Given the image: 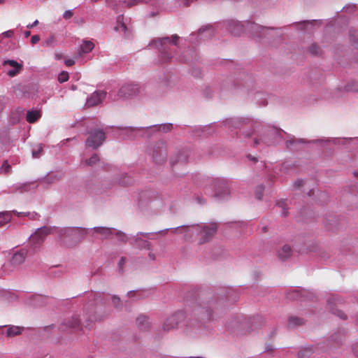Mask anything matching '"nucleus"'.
Returning a JSON list of instances; mask_svg holds the SVG:
<instances>
[{
	"mask_svg": "<svg viewBox=\"0 0 358 358\" xmlns=\"http://www.w3.org/2000/svg\"><path fill=\"white\" fill-rule=\"evenodd\" d=\"M243 27L246 31H248L255 37H262L269 30L272 29L271 28L262 27L251 22H246L245 25H243L239 22L233 20L227 22L228 29L234 36H240L243 31Z\"/></svg>",
	"mask_w": 358,
	"mask_h": 358,
	"instance_id": "obj_1",
	"label": "nucleus"
},
{
	"mask_svg": "<svg viewBox=\"0 0 358 358\" xmlns=\"http://www.w3.org/2000/svg\"><path fill=\"white\" fill-rule=\"evenodd\" d=\"M86 233L85 229L66 228L59 230V236L64 244L71 246L73 243L80 241Z\"/></svg>",
	"mask_w": 358,
	"mask_h": 358,
	"instance_id": "obj_2",
	"label": "nucleus"
},
{
	"mask_svg": "<svg viewBox=\"0 0 358 358\" xmlns=\"http://www.w3.org/2000/svg\"><path fill=\"white\" fill-rule=\"evenodd\" d=\"M179 36L175 34L172 36L171 41L169 37H166L163 38H158L153 41L154 45L160 48V58L162 62H166L172 57L171 53L169 52L166 48V45L171 43L176 45Z\"/></svg>",
	"mask_w": 358,
	"mask_h": 358,
	"instance_id": "obj_3",
	"label": "nucleus"
},
{
	"mask_svg": "<svg viewBox=\"0 0 358 358\" xmlns=\"http://www.w3.org/2000/svg\"><path fill=\"white\" fill-rule=\"evenodd\" d=\"M52 233V229L48 227H43L38 229L29 238V243L34 248L39 247L45 241L46 236Z\"/></svg>",
	"mask_w": 358,
	"mask_h": 358,
	"instance_id": "obj_4",
	"label": "nucleus"
},
{
	"mask_svg": "<svg viewBox=\"0 0 358 358\" xmlns=\"http://www.w3.org/2000/svg\"><path fill=\"white\" fill-rule=\"evenodd\" d=\"M141 88L138 84L130 83L122 85L118 91L117 96L120 99H129L138 95Z\"/></svg>",
	"mask_w": 358,
	"mask_h": 358,
	"instance_id": "obj_5",
	"label": "nucleus"
},
{
	"mask_svg": "<svg viewBox=\"0 0 358 358\" xmlns=\"http://www.w3.org/2000/svg\"><path fill=\"white\" fill-rule=\"evenodd\" d=\"M105 139V134L102 131H94L90 134L89 137L86 140V145L96 149L103 143Z\"/></svg>",
	"mask_w": 358,
	"mask_h": 358,
	"instance_id": "obj_6",
	"label": "nucleus"
},
{
	"mask_svg": "<svg viewBox=\"0 0 358 358\" xmlns=\"http://www.w3.org/2000/svg\"><path fill=\"white\" fill-rule=\"evenodd\" d=\"M185 318V315L182 312H178L174 315L169 317L164 322L162 329L164 331H169L177 327L178 323L182 321Z\"/></svg>",
	"mask_w": 358,
	"mask_h": 358,
	"instance_id": "obj_7",
	"label": "nucleus"
},
{
	"mask_svg": "<svg viewBox=\"0 0 358 358\" xmlns=\"http://www.w3.org/2000/svg\"><path fill=\"white\" fill-rule=\"evenodd\" d=\"M153 159L156 163L164 162L166 158V145L163 141L158 142L153 148Z\"/></svg>",
	"mask_w": 358,
	"mask_h": 358,
	"instance_id": "obj_8",
	"label": "nucleus"
},
{
	"mask_svg": "<svg viewBox=\"0 0 358 358\" xmlns=\"http://www.w3.org/2000/svg\"><path fill=\"white\" fill-rule=\"evenodd\" d=\"M217 224L209 223L204 225L200 232L201 236V243L208 241L217 231Z\"/></svg>",
	"mask_w": 358,
	"mask_h": 358,
	"instance_id": "obj_9",
	"label": "nucleus"
},
{
	"mask_svg": "<svg viewBox=\"0 0 358 358\" xmlns=\"http://www.w3.org/2000/svg\"><path fill=\"white\" fill-rule=\"evenodd\" d=\"M211 185H213L215 189V196L222 197L229 192L227 185L224 180L220 179L213 180L211 181Z\"/></svg>",
	"mask_w": 358,
	"mask_h": 358,
	"instance_id": "obj_10",
	"label": "nucleus"
},
{
	"mask_svg": "<svg viewBox=\"0 0 358 358\" xmlns=\"http://www.w3.org/2000/svg\"><path fill=\"white\" fill-rule=\"evenodd\" d=\"M2 64L3 66L9 65L13 68L7 72V75L11 78L16 76L23 69L22 64H19L16 61L12 59L4 60Z\"/></svg>",
	"mask_w": 358,
	"mask_h": 358,
	"instance_id": "obj_11",
	"label": "nucleus"
},
{
	"mask_svg": "<svg viewBox=\"0 0 358 358\" xmlns=\"http://www.w3.org/2000/svg\"><path fill=\"white\" fill-rule=\"evenodd\" d=\"M106 96V93L103 91H97L94 92L87 99V103L89 106H94L101 103Z\"/></svg>",
	"mask_w": 358,
	"mask_h": 358,
	"instance_id": "obj_12",
	"label": "nucleus"
},
{
	"mask_svg": "<svg viewBox=\"0 0 358 358\" xmlns=\"http://www.w3.org/2000/svg\"><path fill=\"white\" fill-rule=\"evenodd\" d=\"M61 328L63 331L68 329H73L74 331L80 330V320L77 317H73L71 320L64 322Z\"/></svg>",
	"mask_w": 358,
	"mask_h": 358,
	"instance_id": "obj_13",
	"label": "nucleus"
},
{
	"mask_svg": "<svg viewBox=\"0 0 358 358\" xmlns=\"http://www.w3.org/2000/svg\"><path fill=\"white\" fill-rule=\"evenodd\" d=\"M24 110L22 108L18 107L12 110L10 114V121L13 124H16L20 122L24 115Z\"/></svg>",
	"mask_w": 358,
	"mask_h": 358,
	"instance_id": "obj_14",
	"label": "nucleus"
},
{
	"mask_svg": "<svg viewBox=\"0 0 358 358\" xmlns=\"http://www.w3.org/2000/svg\"><path fill=\"white\" fill-rule=\"evenodd\" d=\"M26 256L27 252L25 250H21L17 251L13 255L10 262L15 266H18L24 262Z\"/></svg>",
	"mask_w": 358,
	"mask_h": 358,
	"instance_id": "obj_15",
	"label": "nucleus"
},
{
	"mask_svg": "<svg viewBox=\"0 0 358 358\" xmlns=\"http://www.w3.org/2000/svg\"><path fill=\"white\" fill-rule=\"evenodd\" d=\"M292 255V249L289 245H285L278 252V257L282 259H287Z\"/></svg>",
	"mask_w": 358,
	"mask_h": 358,
	"instance_id": "obj_16",
	"label": "nucleus"
},
{
	"mask_svg": "<svg viewBox=\"0 0 358 358\" xmlns=\"http://www.w3.org/2000/svg\"><path fill=\"white\" fill-rule=\"evenodd\" d=\"M41 117V113L38 110H29L27 113L26 120L29 123L36 122Z\"/></svg>",
	"mask_w": 358,
	"mask_h": 358,
	"instance_id": "obj_17",
	"label": "nucleus"
},
{
	"mask_svg": "<svg viewBox=\"0 0 358 358\" xmlns=\"http://www.w3.org/2000/svg\"><path fill=\"white\" fill-rule=\"evenodd\" d=\"M304 324V320L300 317L291 316L288 319L287 326L289 328L296 327Z\"/></svg>",
	"mask_w": 358,
	"mask_h": 358,
	"instance_id": "obj_18",
	"label": "nucleus"
},
{
	"mask_svg": "<svg viewBox=\"0 0 358 358\" xmlns=\"http://www.w3.org/2000/svg\"><path fill=\"white\" fill-rule=\"evenodd\" d=\"M136 323L138 328L143 331L149 328L148 318L146 316L142 315L136 319Z\"/></svg>",
	"mask_w": 358,
	"mask_h": 358,
	"instance_id": "obj_19",
	"label": "nucleus"
},
{
	"mask_svg": "<svg viewBox=\"0 0 358 358\" xmlns=\"http://www.w3.org/2000/svg\"><path fill=\"white\" fill-rule=\"evenodd\" d=\"M94 48V44L90 41H84L80 45V51L82 53H88Z\"/></svg>",
	"mask_w": 358,
	"mask_h": 358,
	"instance_id": "obj_20",
	"label": "nucleus"
},
{
	"mask_svg": "<svg viewBox=\"0 0 358 358\" xmlns=\"http://www.w3.org/2000/svg\"><path fill=\"white\" fill-rule=\"evenodd\" d=\"M94 230L103 236L104 238H108L109 236L112 234V229L110 228L106 227H94Z\"/></svg>",
	"mask_w": 358,
	"mask_h": 358,
	"instance_id": "obj_21",
	"label": "nucleus"
},
{
	"mask_svg": "<svg viewBox=\"0 0 358 358\" xmlns=\"http://www.w3.org/2000/svg\"><path fill=\"white\" fill-rule=\"evenodd\" d=\"M11 219L10 212L0 213V227H2L5 224L8 223Z\"/></svg>",
	"mask_w": 358,
	"mask_h": 358,
	"instance_id": "obj_22",
	"label": "nucleus"
},
{
	"mask_svg": "<svg viewBox=\"0 0 358 358\" xmlns=\"http://www.w3.org/2000/svg\"><path fill=\"white\" fill-rule=\"evenodd\" d=\"M123 20V16L120 15L117 17V26L115 27V30L119 31H123L125 32L127 31V27L125 24L122 22Z\"/></svg>",
	"mask_w": 358,
	"mask_h": 358,
	"instance_id": "obj_23",
	"label": "nucleus"
},
{
	"mask_svg": "<svg viewBox=\"0 0 358 358\" xmlns=\"http://www.w3.org/2000/svg\"><path fill=\"white\" fill-rule=\"evenodd\" d=\"M152 0H129L127 1H124V3L126 4L127 8H131L132 6H136L140 3H149Z\"/></svg>",
	"mask_w": 358,
	"mask_h": 358,
	"instance_id": "obj_24",
	"label": "nucleus"
},
{
	"mask_svg": "<svg viewBox=\"0 0 358 358\" xmlns=\"http://www.w3.org/2000/svg\"><path fill=\"white\" fill-rule=\"evenodd\" d=\"M345 89L348 92H358V82L352 81L348 83L345 85Z\"/></svg>",
	"mask_w": 358,
	"mask_h": 358,
	"instance_id": "obj_25",
	"label": "nucleus"
},
{
	"mask_svg": "<svg viewBox=\"0 0 358 358\" xmlns=\"http://www.w3.org/2000/svg\"><path fill=\"white\" fill-rule=\"evenodd\" d=\"M7 335L8 336H13L21 334V329L18 327H12L7 329Z\"/></svg>",
	"mask_w": 358,
	"mask_h": 358,
	"instance_id": "obj_26",
	"label": "nucleus"
},
{
	"mask_svg": "<svg viewBox=\"0 0 358 358\" xmlns=\"http://www.w3.org/2000/svg\"><path fill=\"white\" fill-rule=\"evenodd\" d=\"M309 52L313 55H318L321 52V49L317 45L312 44L309 48Z\"/></svg>",
	"mask_w": 358,
	"mask_h": 358,
	"instance_id": "obj_27",
	"label": "nucleus"
},
{
	"mask_svg": "<svg viewBox=\"0 0 358 358\" xmlns=\"http://www.w3.org/2000/svg\"><path fill=\"white\" fill-rule=\"evenodd\" d=\"M69 78V73L66 71H62L58 75V81L60 83L66 82Z\"/></svg>",
	"mask_w": 358,
	"mask_h": 358,
	"instance_id": "obj_28",
	"label": "nucleus"
},
{
	"mask_svg": "<svg viewBox=\"0 0 358 358\" xmlns=\"http://www.w3.org/2000/svg\"><path fill=\"white\" fill-rule=\"evenodd\" d=\"M311 348H306L299 352L298 356L299 358H306L311 354Z\"/></svg>",
	"mask_w": 358,
	"mask_h": 358,
	"instance_id": "obj_29",
	"label": "nucleus"
},
{
	"mask_svg": "<svg viewBox=\"0 0 358 358\" xmlns=\"http://www.w3.org/2000/svg\"><path fill=\"white\" fill-rule=\"evenodd\" d=\"M98 161L99 157L96 154H94L90 159H86L85 163L87 165L92 166L95 164Z\"/></svg>",
	"mask_w": 358,
	"mask_h": 358,
	"instance_id": "obj_30",
	"label": "nucleus"
},
{
	"mask_svg": "<svg viewBox=\"0 0 358 358\" xmlns=\"http://www.w3.org/2000/svg\"><path fill=\"white\" fill-rule=\"evenodd\" d=\"M264 187L263 185H259L255 190V196L257 199H261L263 195Z\"/></svg>",
	"mask_w": 358,
	"mask_h": 358,
	"instance_id": "obj_31",
	"label": "nucleus"
},
{
	"mask_svg": "<svg viewBox=\"0 0 358 358\" xmlns=\"http://www.w3.org/2000/svg\"><path fill=\"white\" fill-rule=\"evenodd\" d=\"M332 312H333V313L334 315H337L338 317H339L342 320H346L347 319V315L343 312H342L340 310H334V309H332Z\"/></svg>",
	"mask_w": 358,
	"mask_h": 358,
	"instance_id": "obj_32",
	"label": "nucleus"
},
{
	"mask_svg": "<svg viewBox=\"0 0 358 358\" xmlns=\"http://www.w3.org/2000/svg\"><path fill=\"white\" fill-rule=\"evenodd\" d=\"M278 206L279 207H281V208H282V213L285 216H286V215H287V211L285 210V206H287L286 201H285V200H282V201H278Z\"/></svg>",
	"mask_w": 358,
	"mask_h": 358,
	"instance_id": "obj_33",
	"label": "nucleus"
},
{
	"mask_svg": "<svg viewBox=\"0 0 358 358\" xmlns=\"http://www.w3.org/2000/svg\"><path fill=\"white\" fill-rule=\"evenodd\" d=\"M73 15V12L71 10H66L63 14V17L65 20L71 19Z\"/></svg>",
	"mask_w": 358,
	"mask_h": 358,
	"instance_id": "obj_34",
	"label": "nucleus"
},
{
	"mask_svg": "<svg viewBox=\"0 0 358 358\" xmlns=\"http://www.w3.org/2000/svg\"><path fill=\"white\" fill-rule=\"evenodd\" d=\"M2 169L4 170L5 173H8L11 170V166L9 165L7 162H5L2 165Z\"/></svg>",
	"mask_w": 358,
	"mask_h": 358,
	"instance_id": "obj_35",
	"label": "nucleus"
},
{
	"mask_svg": "<svg viewBox=\"0 0 358 358\" xmlns=\"http://www.w3.org/2000/svg\"><path fill=\"white\" fill-rule=\"evenodd\" d=\"M40 41V36L38 35H34L31 38V43L34 45Z\"/></svg>",
	"mask_w": 358,
	"mask_h": 358,
	"instance_id": "obj_36",
	"label": "nucleus"
},
{
	"mask_svg": "<svg viewBox=\"0 0 358 358\" xmlns=\"http://www.w3.org/2000/svg\"><path fill=\"white\" fill-rule=\"evenodd\" d=\"M125 260H126L125 257H122L119 262L118 266H119V269L120 271H122L123 269V265L125 262Z\"/></svg>",
	"mask_w": 358,
	"mask_h": 358,
	"instance_id": "obj_37",
	"label": "nucleus"
},
{
	"mask_svg": "<svg viewBox=\"0 0 358 358\" xmlns=\"http://www.w3.org/2000/svg\"><path fill=\"white\" fill-rule=\"evenodd\" d=\"M303 185V180L301 179H298L294 182V186L296 187H299Z\"/></svg>",
	"mask_w": 358,
	"mask_h": 358,
	"instance_id": "obj_38",
	"label": "nucleus"
},
{
	"mask_svg": "<svg viewBox=\"0 0 358 358\" xmlns=\"http://www.w3.org/2000/svg\"><path fill=\"white\" fill-rule=\"evenodd\" d=\"M74 64H75L74 60H73V59H69L65 60V64H66L67 66H73Z\"/></svg>",
	"mask_w": 358,
	"mask_h": 358,
	"instance_id": "obj_39",
	"label": "nucleus"
},
{
	"mask_svg": "<svg viewBox=\"0 0 358 358\" xmlns=\"http://www.w3.org/2000/svg\"><path fill=\"white\" fill-rule=\"evenodd\" d=\"M6 37H8V38H10V37H12L13 35V31H11V30H8L7 31H5L3 34Z\"/></svg>",
	"mask_w": 358,
	"mask_h": 358,
	"instance_id": "obj_40",
	"label": "nucleus"
},
{
	"mask_svg": "<svg viewBox=\"0 0 358 358\" xmlns=\"http://www.w3.org/2000/svg\"><path fill=\"white\" fill-rule=\"evenodd\" d=\"M116 235L120 238V239L122 241H125L126 236L121 232H117Z\"/></svg>",
	"mask_w": 358,
	"mask_h": 358,
	"instance_id": "obj_41",
	"label": "nucleus"
},
{
	"mask_svg": "<svg viewBox=\"0 0 358 358\" xmlns=\"http://www.w3.org/2000/svg\"><path fill=\"white\" fill-rule=\"evenodd\" d=\"M42 150V148H40L38 151H33V157H38L41 151Z\"/></svg>",
	"mask_w": 358,
	"mask_h": 358,
	"instance_id": "obj_42",
	"label": "nucleus"
},
{
	"mask_svg": "<svg viewBox=\"0 0 358 358\" xmlns=\"http://www.w3.org/2000/svg\"><path fill=\"white\" fill-rule=\"evenodd\" d=\"M38 24V21L36 20L32 23L31 24H28L27 27V28H32L35 26H36Z\"/></svg>",
	"mask_w": 358,
	"mask_h": 358,
	"instance_id": "obj_43",
	"label": "nucleus"
},
{
	"mask_svg": "<svg viewBox=\"0 0 358 358\" xmlns=\"http://www.w3.org/2000/svg\"><path fill=\"white\" fill-rule=\"evenodd\" d=\"M119 302H120V298L119 297H117L115 296L113 297V303H114V305H116Z\"/></svg>",
	"mask_w": 358,
	"mask_h": 358,
	"instance_id": "obj_44",
	"label": "nucleus"
},
{
	"mask_svg": "<svg viewBox=\"0 0 358 358\" xmlns=\"http://www.w3.org/2000/svg\"><path fill=\"white\" fill-rule=\"evenodd\" d=\"M184 1V3L187 6H188L191 2L194 1L195 0H182Z\"/></svg>",
	"mask_w": 358,
	"mask_h": 358,
	"instance_id": "obj_45",
	"label": "nucleus"
},
{
	"mask_svg": "<svg viewBox=\"0 0 358 358\" xmlns=\"http://www.w3.org/2000/svg\"><path fill=\"white\" fill-rule=\"evenodd\" d=\"M266 351L270 352V351H273V348L271 345H269L266 348Z\"/></svg>",
	"mask_w": 358,
	"mask_h": 358,
	"instance_id": "obj_46",
	"label": "nucleus"
},
{
	"mask_svg": "<svg viewBox=\"0 0 358 358\" xmlns=\"http://www.w3.org/2000/svg\"><path fill=\"white\" fill-rule=\"evenodd\" d=\"M353 350H354V352H355V355H356L357 357H358V351H357V348H356V347H354V348H353Z\"/></svg>",
	"mask_w": 358,
	"mask_h": 358,
	"instance_id": "obj_47",
	"label": "nucleus"
},
{
	"mask_svg": "<svg viewBox=\"0 0 358 358\" xmlns=\"http://www.w3.org/2000/svg\"><path fill=\"white\" fill-rule=\"evenodd\" d=\"M204 31H205V30H204V29H201L199 30V34L202 35V34L204 33Z\"/></svg>",
	"mask_w": 358,
	"mask_h": 358,
	"instance_id": "obj_48",
	"label": "nucleus"
},
{
	"mask_svg": "<svg viewBox=\"0 0 358 358\" xmlns=\"http://www.w3.org/2000/svg\"><path fill=\"white\" fill-rule=\"evenodd\" d=\"M259 143V140H258V139H255V145H258Z\"/></svg>",
	"mask_w": 358,
	"mask_h": 358,
	"instance_id": "obj_49",
	"label": "nucleus"
},
{
	"mask_svg": "<svg viewBox=\"0 0 358 358\" xmlns=\"http://www.w3.org/2000/svg\"><path fill=\"white\" fill-rule=\"evenodd\" d=\"M29 35H30V31H26V32H25V36H29Z\"/></svg>",
	"mask_w": 358,
	"mask_h": 358,
	"instance_id": "obj_50",
	"label": "nucleus"
},
{
	"mask_svg": "<svg viewBox=\"0 0 358 358\" xmlns=\"http://www.w3.org/2000/svg\"><path fill=\"white\" fill-rule=\"evenodd\" d=\"M166 127H167L168 129H170L172 127V125L171 124H169V125H167Z\"/></svg>",
	"mask_w": 358,
	"mask_h": 358,
	"instance_id": "obj_51",
	"label": "nucleus"
},
{
	"mask_svg": "<svg viewBox=\"0 0 358 358\" xmlns=\"http://www.w3.org/2000/svg\"><path fill=\"white\" fill-rule=\"evenodd\" d=\"M15 213H16L18 216H20V215L22 214V213H17V212H15Z\"/></svg>",
	"mask_w": 358,
	"mask_h": 358,
	"instance_id": "obj_52",
	"label": "nucleus"
},
{
	"mask_svg": "<svg viewBox=\"0 0 358 358\" xmlns=\"http://www.w3.org/2000/svg\"><path fill=\"white\" fill-rule=\"evenodd\" d=\"M332 299H334V300L335 299H334V298H332ZM329 303H331V299H330L329 300Z\"/></svg>",
	"mask_w": 358,
	"mask_h": 358,
	"instance_id": "obj_53",
	"label": "nucleus"
},
{
	"mask_svg": "<svg viewBox=\"0 0 358 358\" xmlns=\"http://www.w3.org/2000/svg\"><path fill=\"white\" fill-rule=\"evenodd\" d=\"M3 2V0H0V3H2Z\"/></svg>",
	"mask_w": 358,
	"mask_h": 358,
	"instance_id": "obj_54",
	"label": "nucleus"
},
{
	"mask_svg": "<svg viewBox=\"0 0 358 358\" xmlns=\"http://www.w3.org/2000/svg\"><path fill=\"white\" fill-rule=\"evenodd\" d=\"M92 1H94V2L98 1V0H92Z\"/></svg>",
	"mask_w": 358,
	"mask_h": 358,
	"instance_id": "obj_55",
	"label": "nucleus"
},
{
	"mask_svg": "<svg viewBox=\"0 0 358 358\" xmlns=\"http://www.w3.org/2000/svg\"><path fill=\"white\" fill-rule=\"evenodd\" d=\"M355 176H358V172L355 173Z\"/></svg>",
	"mask_w": 358,
	"mask_h": 358,
	"instance_id": "obj_56",
	"label": "nucleus"
}]
</instances>
